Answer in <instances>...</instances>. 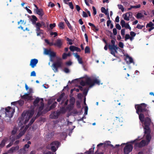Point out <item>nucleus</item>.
Instances as JSON below:
<instances>
[{
    "instance_id": "1",
    "label": "nucleus",
    "mask_w": 154,
    "mask_h": 154,
    "mask_svg": "<svg viewBox=\"0 0 154 154\" xmlns=\"http://www.w3.org/2000/svg\"><path fill=\"white\" fill-rule=\"evenodd\" d=\"M145 116L144 114L141 113L139 115V118L140 122L143 125L144 130H145V132H147L150 130L149 127L152 123L151 118L149 117V116L146 117H145Z\"/></svg>"
},
{
    "instance_id": "2",
    "label": "nucleus",
    "mask_w": 154,
    "mask_h": 154,
    "mask_svg": "<svg viewBox=\"0 0 154 154\" xmlns=\"http://www.w3.org/2000/svg\"><path fill=\"white\" fill-rule=\"evenodd\" d=\"M147 105L145 103L136 104L135 108L136 110V112L139 115L141 113L144 114L145 116H149L150 111L148 109V107H147Z\"/></svg>"
},
{
    "instance_id": "3",
    "label": "nucleus",
    "mask_w": 154,
    "mask_h": 154,
    "mask_svg": "<svg viewBox=\"0 0 154 154\" xmlns=\"http://www.w3.org/2000/svg\"><path fill=\"white\" fill-rule=\"evenodd\" d=\"M60 144V143L58 141H54L51 143L50 145L47 146V148L51 149L52 152H55L56 151Z\"/></svg>"
},
{
    "instance_id": "4",
    "label": "nucleus",
    "mask_w": 154,
    "mask_h": 154,
    "mask_svg": "<svg viewBox=\"0 0 154 154\" xmlns=\"http://www.w3.org/2000/svg\"><path fill=\"white\" fill-rule=\"evenodd\" d=\"M62 62L61 61V59L59 58L57 61L53 63L52 65V69L55 72L58 71V69L61 68L62 66Z\"/></svg>"
},
{
    "instance_id": "5",
    "label": "nucleus",
    "mask_w": 154,
    "mask_h": 154,
    "mask_svg": "<svg viewBox=\"0 0 154 154\" xmlns=\"http://www.w3.org/2000/svg\"><path fill=\"white\" fill-rule=\"evenodd\" d=\"M14 112V109H12L10 106H8L5 109V116L10 118L12 117Z\"/></svg>"
},
{
    "instance_id": "6",
    "label": "nucleus",
    "mask_w": 154,
    "mask_h": 154,
    "mask_svg": "<svg viewBox=\"0 0 154 154\" xmlns=\"http://www.w3.org/2000/svg\"><path fill=\"white\" fill-rule=\"evenodd\" d=\"M34 113V111L32 110L27 111L26 113L24 112H23L22 114V117L24 119L25 117L26 116V117H28V119H25V123H26L30 118L33 116Z\"/></svg>"
},
{
    "instance_id": "7",
    "label": "nucleus",
    "mask_w": 154,
    "mask_h": 154,
    "mask_svg": "<svg viewBox=\"0 0 154 154\" xmlns=\"http://www.w3.org/2000/svg\"><path fill=\"white\" fill-rule=\"evenodd\" d=\"M41 100L42 101L40 102L39 106L38 108V112H37V116H39L45 113H44V112L45 109L42 111L44 108V103L43 99L42 98L41 99Z\"/></svg>"
},
{
    "instance_id": "8",
    "label": "nucleus",
    "mask_w": 154,
    "mask_h": 154,
    "mask_svg": "<svg viewBox=\"0 0 154 154\" xmlns=\"http://www.w3.org/2000/svg\"><path fill=\"white\" fill-rule=\"evenodd\" d=\"M44 52L45 54L49 55L51 58V61H53L52 58L56 56V53L51 51V49H48L46 48L45 49Z\"/></svg>"
},
{
    "instance_id": "9",
    "label": "nucleus",
    "mask_w": 154,
    "mask_h": 154,
    "mask_svg": "<svg viewBox=\"0 0 154 154\" xmlns=\"http://www.w3.org/2000/svg\"><path fill=\"white\" fill-rule=\"evenodd\" d=\"M86 80V85L89 86L90 87L92 86L95 84L96 83V78L93 79L89 77L87 78Z\"/></svg>"
},
{
    "instance_id": "10",
    "label": "nucleus",
    "mask_w": 154,
    "mask_h": 154,
    "mask_svg": "<svg viewBox=\"0 0 154 154\" xmlns=\"http://www.w3.org/2000/svg\"><path fill=\"white\" fill-rule=\"evenodd\" d=\"M133 146L131 144H126L124 149V152L125 154H128L132 151Z\"/></svg>"
},
{
    "instance_id": "11",
    "label": "nucleus",
    "mask_w": 154,
    "mask_h": 154,
    "mask_svg": "<svg viewBox=\"0 0 154 154\" xmlns=\"http://www.w3.org/2000/svg\"><path fill=\"white\" fill-rule=\"evenodd\" d=\"M147 144L146 141L145 140H142L140 143H136L135 144V147H138L139 148H141L145 146Z\"/></svg>"
},
{
    "instance_id": "12",
    "label": "nucleus",
    "mask_w": 154,
    "mask_h": 154,
    "mask_svg": "<svg viewBox=\"0 0 154 154\" xmlns=\"http://www.w3.org/2000/svg\"><path fill=\"white\" fill-rule=\"evenodd\" d=\"M150 130H149V131H148L147 132H145V130H144V132L145 134H146V139L147 141V142H146L147 144H149L151 139V136L150 134Z\"/></svg>"
},
{
    "instance_id": "13",
    "label": "nucleus",
    "mask_w": 154,
    "mask_h": 154,
    "mask_svg": "<svg viewBox=\"0 0 154 154\" xmlns=\"http://www.w3.org/2000/svg\"><path fill=\"white\" fill-rule=\"evenodd\" d=\"M61 114V112L57 110L56 112L54 111L51 115V117L52 119H57L58 117Z\"/></svg>"
},
{
    "instance_id": "14",
    "label": "nucleus",
    "mask_w": 154,
    "mask_h": 154,
    "mask_svg": "<svg viewBox=\"0 0 154 154\" xmlns=\"http://www.w3.org/2000/svg\"><path fill=\"white\" fill-rule=\"evenodd\" d=\"M34 11L39 16V18L40 19H42V17L44 14L43 9L42 8L35 9Z\"/></svg>"
},
{
    "instance_id": "15",
    "label": "nucleus",
    "mask_w": 154,
    "mask_h": 154,
    "mask_svg": "<svg viewBox=\"0 0 154 154\" xmlns=\"http://www.w3.org/2000/svg\"><path fill=\"white\" fill-rule=\"evenodd\" d=\"M125 56V60L126 61L127 64H130L132 63H134L133 59L131 57H130L127 54Z\"/></svg>"
},
{
    "instance_id": "16",
    "label": "nucleus",
    "mask_w": 154,
    "mask_h": 154,
    "mask_svg": "<svg viewBox=\"0 0 154 154\" xmlns=\"http://www.w3.org/2000/svg\"><path fill=\"white\" fill-rule=\"evenodd\" d=\"M57 104V102H55L54 103L51 104L49 108H46L45 109V110L44 112V113H46L48 111H49L50 110L55 108Z\"/></svg>"
},
{
    "instance_id": "17",
    "label": "nucleus",
    "mask_w": 154,
    "mask_h": 154,
    "mask_svg": "<svg viewBox=\"0 0 154 154\" xmlns=\"http://www.w3.org/2000/svg\"><path fill=\"white\" fill-rule=\"evenodd\" d=\"M38 60L36 59H32L31 60L30 63V66L32 68H34L35 67L38 63Z\"/></svg>"
},
{
    "instance_id": "18",
    "label": "nucleus",
    "mask_w": 154,
    "mask_h": 154,
    "mask_svg": "<svg viewBox=\"0 0 154 154\" xmlns=\"http://www.w3.org/2000/svg\"><path fill=\"white\" fill-rule=\"evenodd\" d=\"M63 44L62 40L61 39H57L56 42L54 43V46L57 47L59 48H61Z\"/></svg>"
},
{
    "instance_id": "19",
    "label": "nucleus",
    "mask_w": 154,
    "mask_h": 154,
    "mask_svg": "<svg viewBox=\"0 0 154 154\" xmlns=\"http://www.w3.org/2000/svg\"><path fill=\"white\" fill-rule=\"evenodd\" d=\"M19 147L17 145L15 146H13L8 151V152L9 153H12L14 152H16L19 150Z\"/></svg>"
},
{
    "instance_id": "20",
    "label": "nucleus",
    "mask_w": 154,
    "mask_h": 154,
    "mask_svg": "<svg viewBox=\"0 0 154 154\" xmlns=\"http://www.w3.org/2000/svg\"><path fill=\"white\" fill-rule=\"evenodd\" d=\"M109 48L110 51H114L115 52L117 53V50L119 49V48L117 46V45H109Z\"/></svg>"
},
{
    "instance_id": "21",
    "label": "nucleus",
    "mask_w": 154,
    "mask_h": 154,
    "mask_svg": "<svg viewBox=\"0 0 154 154\" xmlns=\"http://www.w3.org/2000/svg\"><path fill=\"white\" fill-rule=\"evenodd\" d=\"M8 137L4 138L0 143V147L3 148L5 146V143L8 141Z\"/></svg>"
},
{
    "instance_id": "22",
    "label": "nucleus",
    "mask_w": 154,
    "mask_h": 154,
    "mask_svg": "<svg viewBox=\"0 0 154 154\" xmlns=\"http://www.w3.org/2000/svg\"><path fill=\"white\" fill-rule=\"evenodd\" d=\"M106 144H103V143H100L97 145V150L101 149L102 150L106 148Z\"/></svg>"
},
{
    "instance_id": "23",
    "label": "nucleus",
    "mask_w": 154,
    "mask_h": 154,
    "mask_svg": "<svg viewBox=\"0 0 154 154\" xmlns=\"http://www.w3.org/2000/svg\"><path fill=\"white\" fill-rule=\"evenodd\" d=\"M31 17L32 19H31V21L33 24L35 25L36 24V21H37L38 19L35 15H32Z\"/></svg>"
},
{
    "instance_id": "24",
    "label": "nucleus",
    "mask_w": 154,
    "mask_h": 154,
    "mask_svg": "<svg viewBox=\"0 0 154 154\" xmlns=\"http://www.w3.org/2000/svg\"><path fill=\"white\" fill-rule=\"evenodd\" d=\"M94 147L93 148H91L89 150L86 151L85 152V154H94Z\"/></svg>"
},
{
    "instance_id": "25",
    "label": "nucleus",
    "mask_w": 154,
    "mask_h": 154,
    "mask_svg": "<svg viewBox=\"0 0 154 154\" xmlns=\"http://www.w3.org/2000/svg\"><path fill=\"white\" fill-rule=\"evenodd\" d=\"M40 101L39 98L37 97L34 100L33 102V105L35 106H36L38 105V104Z\"/></svg>"
},
{
    "instance_id": "26",
    "label": "nucleus",
    "mask_w": 154,
    "mask_h": 154,
    "mask_svg": "<svg viewBox=\"0 0 154 154\" xmlns=\"http://www.w3.org/2000/svg\"><path fill=\"white\" fill-rule=\"evenodd\" d=\"M64 21L66 23L67 26H68L69 29H70V30H72V27L71 25L67 20L66 18H65L64 19Z\"/></svg>"
},
{
    "instance_id": "27",
    "label": "nucleus",
    "mask_w": 154,
    "mask_h": 154,
    "mask_svg": "<svg viewBox=\"0 0 154 154\" xmlns=\"http://www.w3.org/2000/svg\"><path fill=\"white\" fill-rule=\"evenodd\" d=\"M64 93H62L59 96V98L57 99V101L60 102L63 99L65 95Z\"/></svg>"
},
{
    "instance_id": "28",
    "label": "nucleus",
    "mask_w": 154,
    "mask_h": 154,
    "mask_svg": "<svg viewBox=\"0 0 154 154\" xmlns=\"http://www.w3.org/2000/svg\"><path fill=\"white\" fill-rule=\"evenodd\" d=\"M88 24L89 26L92 27V29L94 30V31L95 32H96V27L95 26L94 24L91 23H89Z\"/></svg>"
},
{
    "instance_id": "29",
    "label": "nucleus",
    "mask_w": 154,
    "mask_h": 154,
    "mask_svg": "<svg viewBox=\"0 0 154 154\" xmlns=\"http://www.w3.org/2000/svg\"><path fill=\"white\" fill-rule=\"evenodd\" d=\"M154 24L152 22H150L149 23H147L146 25V28L148 27H154Z\"/></svg>"
},
{
    "instance_id": "30",
    "label": "nucleus",
    "mask_w": 154,
    "mask_h": 154,
    "mask_svg": "<svg viewBox=\"0 0 154 154\" xmlns=\"http://www.w3.org/2000/svg\"><path fill=\"white\" fill-rule=\"evenodd\" d=\"M75 101V100L74 97H72L69 100L70 103L72 105H74Z\"/></svg>"
},
{
    "instance_id": "31",
    "label": "nucleus",
    "mask_w": 154,
    "mask_h": 154,
    "mask_svg": "<svg viewBox=\"0 0 154 154\" xmlns=\"http://www.w3.org/2000/svg\"><path fill=\"white\" fill-rule=\"evenodd\" d=\"M143 16H144L141 13H138L137 14V15L136 16V17L137 19H139L141 18L142 17H143Z\"/></svg>"
},
{
    "instance_id": "32",
    "label": "nucleus",
    "mask_w": 154,
    "mask_h": 154,
    "mask_svg": "<svg viewBox=\"0 0 154 154\" xmlns=\"http://www.w3.org/2000/svg\"><path fill=\"white\" fill-rule=\"evenodd\" d=\"M101 10L102 12L104 13L106 15L107 14V13H108V11L105 8L102 7L101 8Z\"/></svg>"
},
{
    "instance_id": "33",
    "label": "nucleus",
    "mask_w": 154,
    "mask_h": 154,
    "mask_svg": "<svg viewBox=\"0 0 154 154\" xmlns=\"http://www.w3.org/2000/svg\"><path fill=\"white\" fill-rule=\"evenodd\" d=\"M58 26L59 28L61 29H63L64 28V23L63 22H60L58 24Z\"/></svg>"
},
{
    "instance_id": "34",
    "label": "nucleus",
    "mask_w": 154,
    "mask_h": 154,
    "mask_svg": "<svg viewBox=\"0 0 154 154\" xmlns=\"http://www.w3.org/2000/svg\"><path fill=\"white\" fill-rule=\"evenodd\" d=\"M122 16L125 20L127 21H129V18L128 17V15H127L126 13L123 14Z\"/></svg>"
},
{
    "instance_id": "35",
    "label": "nucleus",
    "mask_w": 154,
    "mask_h": 154,
    "mask_svg": "<svg viewBox=\"0 0 154 154\" xmlns=\"http://www.w3.org/2000/svg\"><path fill=\"white\" fill-rule=\"evenodd\" d=\"M20 151L23 154H27V150L23 148L20 149Z\"/></svg>"
},
{
    "instance_id": "36",
    "label": "nucleus",
    "mask_w": 154,
    "mask_h": 154,
    "mask_svg": "<svg viewBox=\"0 0 154 154\" xmlns=\"http://www.w3.org/2000/svg\"><path fill=\"white\" fill-rule=\"evenodd\" d=\"M73 105H71V104L70 103L66 107V109L69 111L71 110L73 107Z\"/></svg>"
},
{
    "instance_id": "37",
    "label": "nucleus",
    "mask_w": 154,
    "mask_h": 154,
    "mask_svg": "<svg viewBox=\"0 0 154 154\" xmlns=\"http://www.w3.org/2000/svg\"><path fill=\"white\" fill-rule=\"evenodd\" d=\"M17 101V104H18L20 106H22L24 103V101L22 100H20Z\"/></svg>"
},
{
    "instance_id": "38",
    "label": "nucleus",
    "mask_w": 154,
    "mask_h": 154,
    "mask_svg": "<svg viewBox=\"0 0 154 154\" xmlns=\"http://www.w3.org/2000/svg\"><path fill=\"white\" fill-rule=\"evenodd\" d=\"M90 49L88 46L86 47L85 49V53H90Z\"/></svg>"
},
{
    "instance_id": "39",
    "label": "nucleus",
    "mask_w": 154,
    "mask_h": 154,
    "mask_svg": "<svg viewBox=\"0 0 154 154\" xmlns=\"http://www.w3.org/2000/svg\"><path fill=\"white\" fill-rule=\"evenodd\" d=\"M118 6L119 9H120L121 10V11L122 12H123L124 11V8L123 7V6L120 4H119L118 5Z\"/></svg>"
},
{
    "instance_id": "40",
    "label": "nucleus",
    "mask_w": 154,
    "mask_h": 154,
    "mask_svg": "<svg viewBox=\"0 0 154 154\" xmlns=\"http://www.w3.org/2000/svg\"><path fill=\"white\" fill-rule=\"evenodd\" d=\"M126 24V23H125V22L124 20H121L120 22V24L121 25L122 27H124Z\"/></svg>"
},
{
    "instance_id": "41",
    "label": "nucleus",
    "mask_w": 154,
    "mask_h": 154,
    "mask_svg": "<svg viewBox=\"0 0 154 154\" xmlns=\"http://www.w3.org/2000/svg\"><path fill=\"white\" fill-rule=\"evenodd\" d=\"M36 118L35 117H33L31 120H30V122H29V125H31L34 122L35 119Z\"/></svg>"
},
{
    "instance_id": "42",
    "label": "nucleus",
    "mask_w": 154,
    "mask_h": 154,
    "mask_svg": "<svg viewBox=\"0 0 154 154\" xmlns=\"http://www.w3.org/2000/svg\"><path fill=\"white\" fill-rule=\"evenodd\" d=\"M144 26V25H141L139 24H138L137 25L136 28L139 29H141Z\"/></svg>"
},
{
    "instance_id": "43",
    "label": "nucleus",
    "mask_w": 154,
    "mask_h": 154,
    "mask_svg": "<svg viewBox=\"0 0 154 154\" xmlns=\"http://www.w3.org/2000/svg\"><path fill=\"white\" fill-rule=\"evenodd\" d=\"M64 72L66 73H69L70 72L69 69L66 67H65L63 69Z\"/></svg>"
},
{
    "instance_id": "44",
    "label": "nucleus",
    "mask_w": 154,
    "mask_h": 154,
    "mask_svg": "<svg viewBox=\"0 0 154 154\" xmlns=\"http://www.w3.org/2000/svg\"><path fill=\"white\" fill-rule=\"evenodd\" d=\"M28 95V94H25L21 96V98L24 99H27V96Z\"/></svg>"
},
{
    "instance_id": "45",
    "label": "nucleus",
    "mask_w": 154,
    "mask_h": 154,
    "mask_svg": "<svg viewBox=\"0 0 154 154\" xmlns=\"http://www.w3.org/2000/svg\"><path fill=\"white\" fill-rule=\"evenodd\" d=\"M15 139H12V142H10L8 145L7 146H6V147L7 148H9V147H10V146H11L13 144V141H14L15 140Z\"/></svg>"
},
{
    "instance_id": "46",
    "label": "nucleus",
    "mask_w": 154,
    "mask_h": 154,
    "mask_svg": "<svg viewBox=\"0 0 154 154\" xmlns=\"http://www.w3.org/2000/svg\"><path fill=\"white\" fill-rule=\"evenodd\" d=\"M69 48L71 51H75V46H71L69 47Z\"/></svg>"
},
{
    "instance_id": "47",
    "label": "nucleus",
    "mask_w": 154,
    "mask_h": 154,
    "mask_svg": "<svg viewBox=\"0 0 154 154\" xmlns=\"http://www.w3.org/2000/svg\"><path fill=\"white\" fill-rule=\"evenodd\" d=\"M76 106L77 108H80L81 107L80 103L79 101L77 100L76 101Z\"/></svg>"
},
{
    "instance_id": "48",
    "label": "nucleus",
    "mask_w": 154,
    "mask_h": 154,
    "mask_svg": "<svg viewBox=\"0 0 154 154\" xmlns=\"http://www.w3.org/2000/svg\"><path fill=\"white\" fill-rule=\"evenodd\" d=\"M80 84L81 85L83 86H85L86 85V80H85V82L83 81H82L80 83Z\"/></svg>"
},
{
    "instance_id": "49",
    "label": "nucleus",
    "mask_w": 154,
    "mask_h": 154,
    "mask_svg": "<svg viewBox=\"0 0 154 154\" xmlns=\"http://www.w3.org/2000/svg\"><path fill=\"white\" fill-rule=\"evenodd\" d=\"M124 27H125L126 28L129 29L130 30H131V27L130 26L129 24L128 23H126V24Z\"/></svg>"
},
{
    "instance_id": "50",
    "label": "nucleus",
    "mask_w": 154,
    "mask_h": 154,
    "mask_svg": "<svg viewBox=\"0 0 154 154\" xmlns=\"http://www.w3.org/2000/svg\"><path fill=\"white\" fill-rule=\"evenodd\" d=\"M130 35L128 34H126L125 35V41H127L128 39H129L130 38Z\"/></svg>"
},
{
    "instance_id": "51",
    "label": "nucleus",
    "mask_w": 154,
    "mask_h": 154,
    "mask_svg": "<svg viewBox=\"0 0 154 154\" xmlns=\"http://www.w3.org/2000/svg\"><path fill=\"white\" fill-rule=\"evenodd\" d=\"M56 26V24L54 23L53 24H50V27L51 29H52L54 27Z\"/></svg>"
},
{
    "instance_id": "52",
    "label": "nucleus",
    "mask_w": 154,
    "mask_h": 154,
    "mask_svg": "<svg viewBox=\"0 0 154 154\" xmlns=\"http://www.w3.org/2000/svg\"><path fill=\"white\" fill-rule=\"evenodd\" d=\"M35 27H38L41 28L42 27V25L40 22H37L36 23Z\"/></svg>"
},
{
    "instance_id": "53",
    "label": "nucleus",
    "mask_w": 154,
    "mask_h": 154,
    "mask_svg": "<svg viewBox=\"0 0 154 154\" xmlns=\"http://www.w3.org/2000/svg\"><path fill=\"white\" fill-rule=\"evenodd\" d=\"M88 109V107L87 106H85V112H84V114L85 115L87 114Z\"/></svg>"
},
{
    "instance_id": "54",
    "label": "nucleus",
    "mask_w": 154,
    "mask_h": 154,
    "mask_svg": "<svg viewBox=\"0 0 154 154\" xmlns=\"http://www.w3.org/2000/svg\"><path fill=\"white\" fill-rule=\"evenodd\" d=\"M130 35L132 37H134L136 35V33L133 31H131L130 32Z\"/></svg>"
},
{
    "instance_id": "55",
    "label": "nucleus",
    "mask_w": 154,
    "mask_h": 154,
    "mask_svg": "<svg viewBox=\"0 0 154 154\" xmlns=\"http://www.w3.org/2000/svg\"><path fill=\"white\" fill-rule=\"evenodd\" d=\"M116 28L119 30H120L121 29V26L118 23H117L116 25Z\"/></svg>"
},
{
    "instance_id": "56",
    "label": "nucleus",
    "mask_w": 154,
    "mask_h": 154,
    "mask_svg": "<svg viewBox=\"0 0 154 154\" xmlns=\"http://www.w3.org/2000/svg\"><path fill=\"white\" fill-rule=\"evenodd\" d=\"M125 33V29H123L121 30V34L123 36H124Z\"/></svg>"
},
{
    "instance_id": "57",
    "label": "nucleus",
    "mask_w": 154,
    "mask_h": 154,
    "mask_svg": "<svg viewBox=\"0 0 154 154\" xmlns=\"http://www.w3.org/2000/svg\"><path fill=\"white\" fill-rule=\"evenodd\" d=\"M67 57V54L66 53H64L62 55V58L63 59H66Z\"/></svg>"
},
{
    "instance_id": "58",
    "label": "nucleus",
    "mask_w": 154,
    "mask_h": 154,
    "mask_svg": "<svg viewBox=\"0 0 154 154\" xmlns=\"http://www.w3.org/2000/svg\"><path fill=\"white\" fill-rule=\"evenodd\" d=\"M69 6L70 8L72 9L74 8L73 5L72 4V2H69Z\"/></svg>"
},
{
    "instance_id": "59",
    "label": "nucleus",
    "mask_w": 154,
    "mask_h": 154,
    "mask_svg": "<svg viewBox=\"0 0 154 154\" xmlns=\"http://www.w3.org/2000/svg\"><path fill=\"white\" fill-rule=\"evenodd\" d=\"M119 46L121 48H123L124 47V44L122 42H120L119 44Z\"/></svg>"
},
{
    "instance_id": "60",
    "label": "nucleus",
    "mask_w": 154,
    "mask_h": 154,
    "mask_svg": "<svg viewBox=\"0 0 154 154\" xmlns=\"http://www.w3.org/2000/svg\"><path fill=\"white\" fill-rule=\"evenodd\" d=\"M79 63L81 64H82L83 63V62L82 60V59L81 57L79 58V59H77Z\"/></svg>"
},
{
    "instance_id": "61",
    "label": "nucleus",
    "mask_w": 154,
    "mask_h": 154,
    "mask_svg": "<svg viewBox=\"0 0 154 154\" xmlns=\"http://www.w3.org/2000/svg\"><path fill=\"white\" fill-rule=\"evenodd\" d=\"M50 35H54V37H55L57 35V32H51L50 33Z\"/></svg>"
},
{
    "instance_id": "62",
    "label": "nucleus",
    "mask_w": 154,
    "mask_h": 154,
    "mask_svg": "<svg viewBox=\"0 0 154 154\" xmlns=\"http://www.w3.org/2000/svg\"><path fill=\"white\" fill-rule=\"evenodd\" d=\"M36 73L35 71H32L31 72V73L30 76H36Z\"/></svg>"
},
{
    "instance_id": "63",
    "label": "nucleus",
    "mask_w": 154,
    "mask_h": 154,
    "mask_svg": "<svg viewBox=\"0 0 154 154\" xmlns=\"http://www.w3.org/2000/svg\"><path fill=\"white\" fill-rule=\"evenodd\" d=\"M126 14L129 18L131 17L132 16V13L131 12H127Z\"/></svg>"
},
{
    "instance_id": "64",
    "label": "nucleus",
    "mask_w": 154,
    "mask_h": 154,
    "mask_svg": "<svg viewBox=\"0 0 154 154\" xmlns=\"http://www.w3.org/2000/svg\"><path fill=\"white\" fill-rule=\"evenodd\" d=\"M82 13H83L82 16L83 17H88L87 14L85 11H83Z\"/></svg>"
}]
</instances>
